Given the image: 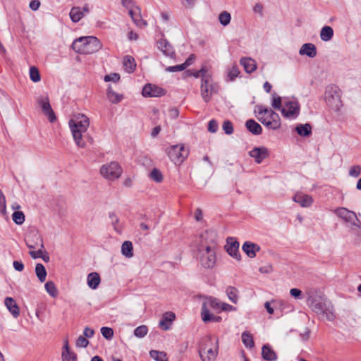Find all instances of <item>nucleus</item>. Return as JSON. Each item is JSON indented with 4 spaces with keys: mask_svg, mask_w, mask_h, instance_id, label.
<instances>
[{
    "mask_svg": "<svg viewBox=\"0 0 361 361\" xmlns=\"http://www.w3.org/2000/svg\"><path fill=\"white\" fill-rule=\"evenodd\" d=\"M307 294V304L314 312L328 321L335 319L334 307L330 301L316 290H310Z\"/></svg>",
    "mask_w": 361,
    "mask_h": 361,
    "instance_id": "1",
    "label": "nucleus"
},
{
    "mask_svg": "<svg viewBox=\"0 0 361 361\" xmlns=\"http://www.w3.org/2000/svg\"><path fill=\"white\" fill-rule=\"evenodd\" d=\"M73 140L78 147L85 148L86 142L83 135L90 126V120L85 114H78L68 122Z\"/></svg>",
    "mask_w": 361,
    "mask_h": 361,
    "instance_id": "2",
    "label": "nucleus"
},
{
    "mask_svg": "<svg viewBox=\"0 0 361 361\" xmlns=\"http://www.w3.org/2000/svg\"><path fill=\"white\" fill-rule=\"evenodd\" d=\"M71 47L80 54H92L100 50L102 44L96 37L85 36L75 39Z\"/></svg>",
    "mask_w": 361,
    "mask_h": 361,
    "instance_id": "3",
    "label": "nucleus"
},
{
    "mask_svg": "<svg viewBox=\"0 0 361 361\" xmlns=\"http://www.w3.org/2000/svg\"><path fill=\"white\" fill-rule=\"evenodd\" d=\"M255 112L257 119L268 129L277 130L281 127V118L271 109L257 105Z\"/></svg>",
    "mask_w": 361,
    "mask_h": 361,
    "instance_id": "4",
    "label": "nucleus"
},
{
    "mask_svg": "<svg viewBox=\"0 0 361 361\" xmlns=\"http://www.w3.org/2000/svg\"><path fill=\"white\" fill-rule=\"evenodd\" d=\"M198 352L202 361H214L218 353V339L212 336L203 338Z\"/></svg>",
    "mask_w": 361,
    "mask_h": 361,
    "instance_id": "5",
    "label": "nucleus"
},
{
    "mask_svg": "<svg viewBox=\"0 0 361 361\" xmlns=\"http://www.w3.org/2000/svg\"><path fill=\"white\" fill-rule=\"evenodd\" d=\"M216 248H209V247H204V249H197V257L201 266L205 269L213 268L216 264Z\"/></svg>",
    "mask_w": 361,
    "mask_h": 361,
    "instance_id": "6",
    "label": "nucleus"
},
{
    "mask_svg": "<svg viewBox=\"0 0 361 361\" xmlns=\"http://www.w3.org/2000/svg\"><path fill=\"white\" fill-rule=\"evenodd\" d=\"M166 153L175 164H182L188 156L189 152L183 145H176L169 147Z\"/></svg>",
    "mask_w": 361,
    "mask_h": 361,
    "instance_id": "7",
    "label": "nucleus"
},
{
    "mask_svg": "<svg viewBox=\"0 0 361 361\" xmlns=\"http://www.w3.org/2000/svg\"><path fill=\"white\" fill-rule=\"evenodd\" d=\"M201 96L205 102H209L212 95L216 93L219 90L217 84L213 82L212 75L210 77H204L203 81L201 82Z\"/></svg>",
    "mask_w": 361,
    "mask_h": 361,
    "instance_id": "8",
    "label": "nucleus"
},
{
    "mask_svg": "<svg viewBox=\"0 0 361 361\" xmlns=\"http://www.w3.org/2000/svg\"><path fill=\"white\" fill-rule=\"evenodd\" d=\"M123 170L118 163L112 161L109 164H104L101 167L102 176L109 180L118 179L122 174Z\"/></svg>",
    "mask_w": 361,
    "mask_h": 361,
    "instance_id": "9",
    "label": "nucleus"
},
{
    "mask_svg": "<svg viewBox=\"0 0 361 361\" xmlns=\"http://www.w3.org/2000/svg\"><path fill=\"white\" fill-rule=\"evenodd\" d=\"M200 243L197 249H204L209 247V248H216V234L212 231H206L200 235Z\"/></svg>",
    "mask_w": 361,
    "mask_h": 361,
    "instance_id": "10",
    "label": "nucleus"
},
{
    "mask_svg": "<svg viewBox=\"0 0 361 361\" xmlns=\"http://www.w3.org/2000/svg\"><path fill=\"white\" fill-rule=\"evenodd\" d=\"M281 114L286 118H296L300 114V104L296 100L284 102Z\"/></svg>",
    "mask_w": 361,
    "mask_h": 361,
    "instance_id": "11",
    "label": "nucleus"
},
{
    "mask_svg": "<svg viewBox=\"0 0 361 361\" xmlns=\"http://www.w3.org/2000/svg\"><path fill=\"white\" fill-rule=\"evenodd\" d=\"M25 243L28 248L34 250L37 247L44 248L42 237L35 231L29 232L25 237Z\"/></svg>",
    "mask_w": 361,
    "mask_h": 361,
    "instance_id": "12",
    "label": "nucleus"
},
{
    "mask_svg": "<svg viewBox=\"0 0 361 361\" xmlns=\"http://www.w3.org/2000/svg\"><path fill=\"white\" fill-rule=\"evenodd\" d=\"M166 90L154 84H146L142 91V94L145 97H159L165 95Z\"/></svg>",
    "mask_w": 361,
    "mask_h": 361,
    "instance_id": "13",
    "label": "nucleus"
},
{
    "mask_svg": "<svg viewBox=\"0 0 361 361\" xmlns=\"http://www.w3.org/2000/svg\"><path fill=\"white\" fill-rule=\"evenodd\" d=\"M37 100L43 113L47 116L49 121L51 123L54 122L56 120V117L51 107L48 97L42 95L38 97Z\"/></svg>",
    "mask_w": 361,
    "mask_h": 361,
    "instance_id": "14",
    "label": "nucleus"
},
{
    "mask_svg": "<svg viewBox=\"0 0 361 361\" xmlns=\"http://www.w3.org/2000/svg\"><path fill=\"white\" fill-rule=\"evenodd\" d=\"M335 214L346 222H350L351 226L355 225L356 221L359 222L356 214L345 207H340L334 211Z\"/></svg>",
    "mask_w": 361,
    "mask_h": 361,
    "instance_id": "15",
    "label": "nucleus"
},
{
    "mask_svg": "<svg viewBox=\"0 0 361 361\" xmlns=\"http://www.w3.org/2000/svg\"><path fill=\"white\" fill-rule=\"evenodd\" d=\"M226 249L229 255L237 260H240L241 256L239 252V243L233 238H227Z\"/></svg>",
    "mask_w": 361,
    "mask_h": 361,
    "instance_id": "16",
    "label": "nucleus"
},
{
    "mask_svg": "<svg viewBox=\"0 0 361 361\" xmlns=\"http://www.w3.org/2000/svg\"><path fill=\"white\" fill-rule=\"evenodd\" d=\"M249 155L255 159L256 163L260 164L269 156V151L265 147H255L249 152Z\"/></svg>",
    "mask_w": 361,
    "mask_h": 361,
    "instance_id": "17",
    "label": "nucleus"
},
{
    "mask_svg": "<svg viewBox=\"0 0 361 361\" xmlns=\"http://www.w3.org/2000/svg\"><path fill=\"white\" fill-rule=\"evenodd\" d=\"M293 200L302 207H309L313 202V199L310 195L301 192L296 193L293 196Z\"/></svg>",
    "mask_w": 361,
    "mask_h": 361,
    "instance_id": "18",
    "label": "nucleus"
},
{
    "mask_svg": "<svg viewBox=\"0 0 361 361\" xmlns=\"http://www.w3.org/2000/svg\"><path fill=\"white\" fill-rule=\"evenodd\" d=\"M158 48L167 56L173 58L175 56V51L173 47L165 39H161L157 42Z\"/></svg>",
    "mask_w": 361,
    "mask_h": 361,
    "instance_id": "19",
    "label": "nucleus"
},
{
    "mask_svg": "<svg viewBox=\"0 0 361 361\" xmlns=\"http://www.w3.org/2000/svg\"><path fill=\"white\" fill-rule=\"evenodd\" d=\"M242 249L249 257L254 258L257 252L260 250V247L256 243L246 241L243 243Z\"/></svg>",
    "mask_w": 361,
    "mask_h": 361,
    "instance_id": "20",
    "label": "nucleus"
},
{
    "mask_svg": "<svg viewBox=\"0 0 361 361\" xmlns=\"http://www.w3.org/2000/svg\"><path fill=\"white\" fill-rule=\"evenodd\" d=\"M4 304L10 312V313L13 315L14 318H18L20 315V310L19 307L17 305L16 300L11 297H6L4 300Z\"/></svg>",
    "mask_w": 361,
    "mask_h": 361,
    "instance_id": "21",
    "label": "nucleus"
},
{
    "mask_svg": "<svg viewBox=\"0 0 361 361\" xmlns=\"http://www.w3.org/2000/svg\"><path fill=\"white\" fill-rule=\"evenodd\" d=\"M61 355L63 361H75L77 359L76 354L70 350L68 339L64 341Z\"/></svg>",
    "mask_w": 361,
    "mask_h": 361,
    "instance_id": "22",
    "label": "nucleus"
},
{
    "mask_svg": "<svg viewBox=\"0 0 361 361\" xmlns=\"http://www.w3.org/2000/svg\"><path fill=\"white\" fill-rule=\"evenodd\" d=\"M244 70L247 73H252L257 69L256 61L250 57H243L240 61Z\"/></svg>",
    "mask_w": 361,
    "mask_h": 361,
    "instance_id": "23",
    "label": "nucleus"
},
{
    "mask_svg": "<svg viewBox=\"0 0 361 361\" xmlns=\"http://www.w3.org/2000/svg\"><path fill=\"white\" fill-rule=\"evenodd\" d=\"M201 315L202 319L204 322H219L221 321V317L210 313L209 309L206 307V305L202 306Z\"/></svg>",
    "mask_w": 361,
    "mask_h": 361,
    "instance_id": "24",
    "label": "nucleus"
},
{
    "mask_svg": "<svg viewBox=\"0 0 361 361\" xmlns=\"http://www.w3.org/2000/svg\"><path fill=\"white\" fill-rule=\"evenodd\" d=\"M299 54L306 55L310 58H314L317 55L316 47L312 43H305L300 49Z\"/></svg>",
    "mask_w": 361,
    "mask_h": 361,
    "instance_id": "25",
    "label": "nucleus"
},
{
    "mask_svg": "<svg viewBox=\"0 0 361 361\" xmlns=\"http://www.w3.org/2000/svg\"><path fill=\"white\" fill-rule=\"evenodd\" d=\"M133 23L139 27L144 28L147 26V23L144 20L141 16L139 8H135V11H130V15Z\"/></svg>",
    "mask_w": 361,
    "mask_h": 361,
    "instance_id": "26",
    "label": "nucleus"
},
{
    "mask_svg": "<svg viewBox=\"0 0 361 361\" xmlns=\"http://www.w3.org/2000/svg\"><path fill=\"white\" fill-rule=\"evenodd\" d=\"M262 356L263 359L268 361H276L277 360L276 353L269 345H263L262 349Z\"/></svg>",
    "mask_w": 361,
    "mask_h": 361,
    "instance_id": "27",
    "label": "nucleus"
},
{
    "mask_svg": "<svg viewBox=\"0 0 361 361\" xmlns=\"http://www.w3.org/2000/svg\"><path fill=\"white\" fill-rule=\"evenodd\" d=\"M87 285L92 289H96L101 281L100 276L97 272H92L87 277Z\"/></svg>",
    "mask_w": 361,
    "mask_h": 361,
    "instance_id": "28",
    "label": "nucleus"
},
{
    "mask_svg": "<svg viewBox=\"0 0 361 361\" xmlns=\"http://www.w3.org/2000/svg\"><path fill=\"white\" fill-rule=\"evenodd\" d=\"M247 129L253 135H260L262 131L261 126L253 119L247 120L245 123Z\"/></svg>",
    "mask_w": 361,
    "mask_h": 361,
    "instance_id": "29",
    "label": "nucleus"
},
{
    "mask_svg": "<svg viewBox=\"0 0 361 361\" xmlns=\"http://www.w3.org/2000/svg\"><path fill=\"white\" fill-rule=\"evenodd\" d=\"M295 131L301 137H308L312 134V126L309 123L299 124L296 126Z\"/></svg>",
    "mask_w": 361,
    "mask_h": 361,
    "instance_id": "30",
    "label": "nucleus"
},
{
    "mask_svg": "<svg viewBox=\"0 0 361 361\" xmlns=\"http://www.w3.org/2000/svg\"><path fill=\"white\" fill-rule=\"evenodd\" d=\"M70 18L73 23L79 22L83 17V11L79 6H73L69 13Z\"/></svg>",
    "mask_w": 361,
    "mask_h": 361,
    "instance_id": "31",
    "label": "nucleus"
},
{
    "mask_svg": "<svg viewBox=\"0 0 361 361\" xmlns=\"http://www.w3.org/2000/svg\"><path fill=\"white\" fill-rule=\"evenodd\" d=\"M226 293L228 299L233 303L236 304L238 302L239 291L235 287L231 286H228L226 289Z\"/></svg>",
    "mask_w": 361,
    "mask_h": 361,
    "instance_id": "32",
    "label": "nucleus"
},
{
    "mask_svg": "<svg viewBox=\"0 0 361 361\" xmlns=\"http://www.w3.org/2000/svg\"><path fill=\"white\" fill-rule=\"evenodd\" d=\"M334 36V30L331 27L324 26L320 31V38L324 42H328L332 39Z\"/></svg>",
    "mask_w": 361,
    "mask_h": 361,
    "instance_id": "33",
    "label": "nucleus"
},
{
    "mask_svg": "<svg viewBox=\"0 0 361 361\" xmlns=\"http://www.w3.org/2000/svg\"><path fill=\"white\" fill-rule=\"evenodd\" d=\"M121 253L127 258H130L133 256V246L130 241H124L121 245Z\"/></svg>",
    "mask_w": 361,
    "mask_h": 361,
    "instance_id": "34",
    "label": "nucleus"
},
{
    "mask_svg": "<svg viewBox=\"0 0 361 361\" xmlns=\"http://www.w3.org/2000/svg\"><path fill=\"white\" fill-rule=\"evenodd\" d=\"M123 66L126 71L132 73L134 71L136 67L135 59L130 56H126L123 59Z\"/></svg>",
    "mask_w": 361,
    "mask_h": 361,
    "instance_id": "35",
    "label": "nucleus"
},
{
    "mask_svg": "<svg viewBox=\"0 0 361 361\" xmlns=\"http://www.w3.org/2000/svg\"><path fill=\"white\" fill-rule=\"evenodd\" d=\"M35 274L40 282L43 283L45 281L47 277V271L42 264L38 263L36 264Z\"/></svg>",
    "mask_w": 361,
    "mask_h": 361,
    "instance_id": "36",
    "label": "nucleus"
},
{
    "mask_svg": "<svg viewBox=\"0 0 361 361\" xmlns=\"http://www.w3.org/2000/svg\"><path fill=\"white\" fill-rule=\"evenodd\" d=\"M221 303L219 300L214 298H209L207 300L202 304V305H206V307H208L214 309V310H219L221 308Z\"/></svg>",
    "mask_w": 361,
    "mask_h": 361,
    "instance_id": "37",
    "label": "nucleus"
},
{
    "mask_svg": "<svg viewBox=\"0 0 361 361\" xmlns=\"http://www.w3.org/2000/svg\"><path fill=\"white\" fill-rule=\"evenodd\" d=\"M241 338H242V341H243V344L247 348H252L254 346V345H255L254 341H253L252 335L250 333H248L247 331L243 332L242 334Z\"/></svg>",
    "mask_w": 361,
    "mask_h": 361,
    "instance_id": "38",
    "label": "nucleus"
},
{
    "mask_svg": "<svg viewBox=\"0 0 361 361\" xmlns=\"http://www.w3.org/2000/svg\"><path fill=\"white\" fill-rule=\"evenodd\" d=\"M149 355L156 361H168L166 353L164 352L152 350Z\"/></svg>",
    "mask_w": 361,
    "mask_h": 361,
    "instance_id": "39",
    "label": "nucleus"
},
{
    "mask_svg": "<svg viewBox=\"0 0 361 361\" xmlns=\"http://www.w3.org/2000/svg\"><path fill=\"white\" fill-rule=\"evenodd\" d=\"M44 288L47 292L53 298H56L58 295V290L56 287L55 283L53 281H49L45 285Z\"/></svg>",
    "mask_w": 361,
    "mask_h": 361,
    "instance_id": "40",
    "label": "nucleus"
},
{
    "mask_svg": "<svg viewBox=\"0 0 361 361\" xmlns=\"http://www.w3.org/2000/svg\"><path fill=\"white\" fill-rule=\"evenodd\" d=\"M149 177L151 180L157 182L161 183L163 180V175L161 171L157 168L153 169L149 174Z\"/></svg>",
    "mask_w": 361,
    "mask_h": 361,
    "instance_id": "41",
    "label": "nucleus"
},
{
    "mask_svg": "<svg viewBox=\"0 0 361 361\" xmlns=\"http://www.w3.org/2000/svg\"><path fill=\"white\" fill-rule=\"evenodd\" d=\"M109 219L111 220V224L114 226V231L116 232H117L118 233H121L122 229H121V227L118 225V223H119L118 217L114 212L109 213Z\"/></svg>",
    "mask_w": 361,
    "mask_h": 361,
    "instance_id": "42",
    "label": "nucleus"
},
{
    "mask_svg": "<svg viewBox=\"0 0 361 361\" xmlns=\"http://www.w3.org/2000/svg\"><path fill=\"white\" fill-rule=\"evenodd\" d=\"M338 87L335 85L329 86L326 90V98L327 101H330V98L334 99V97H338Z\"/></svg>",
    "mask_w": 361,
    "mask_h": 361,
    "instance_id": "43",
    "label": "nucleus"
},
{
    "mask_svg": "<svg viewBox=\"0 0 361 361\" xmlns=\"http://www.w3.org/2000/svg\"><path fill=\"white\" fill-rule=\"evenodd\" d=\"M148 333V327L146 325H140L134 330V336L137 338H144Z\"/></svg>",
    "mask_w": 361,
    "mask_h": 361,
    "instance_id": "44",
    "label": "nucleus"
},
{
    "mask_svg": "<svg viewBox=\"0 0 361 361\" xmlns=\"http://www.w3.org/2000/svg\"><path fill=\"white\" fill-rule=\"evenodd\" d=\"M231 14L227 11H224L219 16V20L220 23L224 26L228 25L231 22Z\"/></svg>",
    "mask_w": 361,
    "mask_h": 361,
    "instance_id": "45",
    "label": "nucleus"
},
{
    "mask_svg": "<svg viewBox=\"0 0 361 361\" xmlns=\"http://www.w3.org/2000/svg\"><path fill=\"white\" fill-rule=\"evenodd\" d=\"M13 221L18 225H21L25 221V215L23 212L16 211L12 214Z\"/></svg>",
    "mask_w": 361,
    "mask_h": 361,
    "instance_id": "46",
    "label": "nucleus"
},
{
    "mask_svg": "<svg viewBox=\"0 0 361 361\" xmlns=\"http://www.w3.org/2000/svg\"><path fill=\"white\" fill-rule=\"evenodd\" d=\"M30 78L34 82H37L40 80L41 77L39 70L35 66L30 68Z\"/></svg>",
    "mask_w": 361,
    "mask_h": 361,
    "instance_id": "47",
    "label": "nucleus"
},
{
    "mask_svg": "<svg viewBox=\"0 0 361 361\" xmlns=\"http://www.w3.org/2000/svg\"><path fill=\"white\" fill-rule=\"evenodd\" d=\"M348 175L350 177L357 178L361 175V166L360 165H353L352 166L348 171Z\"/></svg>",
    "mask_w": 361,
    "mask_h": 361,
    "instance_id": "48",
    "label": "nucleus"
},
{
    "mask_svg": "<svg viewBox=\"0 0 361 361\" xmlns=\"http://www.w3.org/2000/svg\"><path fill=\"white\" fill-rule=\"evenodd\" d=\"M121 4L123 7L128 10L129 15L131 11H135V8H138L135 5L133 0H121Z\"/></svg>",
    "mask_w": 361,
    "mask_h": 361,
    "instance_id": "49",
    "label": "nucleus"
},
{
    "mask_svg": "<svg viewBox=\"0 0 361 361\" xmlns=\"http://www.w3.org/2000/svg\"><path fill=\"white\" fill-rule=\"evenodd\" d=\"M195 78H201V82L203 81L204 77H210L211 75L208 73V71L205 66H203L200 70L195 71L193 73Z\"/></svg>",
    "mask_w": 361,
    "mask_h": 361,
    "instance_id": "50",
    "label": "nucleus"
},
{
    "mask_svg": "<svg viewBox=\"0 0 361 361\" xmlns=\"http://www.w3.org/2000/svg\"><path fill=\"white\" fill-rule=\"evenodd\" d=\"M271 106L274 109L281 111L283 107L281 106V98L279 96L276 95V94H273Z\"/></svg>",
    "mask_w": 361,
    "mask_h": 361,
    "instance_id": "51",
    "label": "nucleus"
},
{
    "mask_svg": "<svg viewBox=\"0 0 361 361\" xmlns=\"http://www.w3.org/2000/svg\"><path fill=\"white\" fill-rule=\"evenodd\" d=\"M101 334L106 339L111 340L114 336V330L110 327H102Z\"/></svg>",
    "mask_w": 361,
    "mask_h": 361,
    "instance_id": "52",
    "label": "nucleus"
},
{
    "mask_svg": "<svg viewBox=\"0 0 361 361\" xmlns=\"http://www.w3.org/2000/svg\"><path fill=\"white\" fill-rule=\"evenodd\" d=\"M88 340L83 336H80L75 342V345L78 348H85L88 345Z\"/></svg>",
    "mask_w": 361,
    "mask_h": 361,
    "instance_id": "53",
    "label": "nucleus"
},
{
    "mask_svg": "<svg viewBox=\"0 0 361 361\" xmlns=\"http://www.w3.org/2000/svg\"><path fill=\"white\" fill-rule=\"evenodd\" d=\"M222 128L227 135H231L233 133V124L230 121H225L223 123Z\"/></svg>",
    "mask_w": 361,
    "mask_h": 361,
    "instance_id": "54",
    "label": "nucleus"
},
{
    "mask_svg": "<svg viewBox=\"0 0 361 361\" xmlns=\"http://www.w3.org/2000/svg\"><path fill=\"white\" fill-rule=\"evenodd\" d=\"M108 97L109 100L113 103H118L121 102L123 98L121 95L110 91L108 92Z\"/></svg>",
    "mask_w": 361,
    "mask_h": 361,
    "instance_id": "55",
    "label": "nucleus"
},
{
    "mask_svg": "<svg viewBox=\"0 0 361 361\" xmlns=\"http://www.w3.org/2000/svg\"><path fill=\"white\" fill-rule=\"evenodd\" d=\"M228 77L231 80H233L240 74V71L237 66H233L228 71Z\"/></svg>",
    "mask_w": 361,
    "mask_h": 361,
    "instance_id": "56",
    "label": "nucleus"
},
{
    "mask_svg": "<svg viewBox=\"0 0 361 361\" xmlns=\"http://www.w3.org/2000/svg\"><path fill=\"white\" fill-rule=\"evenodd\" d=\"M185 69V66L180 64V65L166 67L165 71L166 72H178V71H182Z\"/></svg>",
    "mask_w": 361,
    "mask_h": 361,
    "instance_id": "57",
    "label": "nucleus"
},
{
    "mask_svg": "<svg viewBox=\"0 0 361 361\" xmlns=\"http://www.w3.org/2000/svg\"><path fill=\"white\" fill-rule=\"evenodd\" d=\"M290 294L292 297L296 299H302V293L298 288H291L290 290Z\"/></svg>",
    "mask_w": 361,
    "mask_h": 361,
    "instance_id": "58",
    "label": "nucleus"
},
{
    "mask_svg": "<svg viewBox=\"0 0 361 361\" xmlns=\"http://www.w3.org/2000/svg\"><path fill=\"white\" fill-rule=\"evenodd\" d=\"M218 127V123L214 119L211 120L208 123V130L211 133H216Z\"/></svg>",
    "mask_w": 361,
    "mask_h": 361,
    "instance_id": "59",
    "label": "nucleus"
},
{
    "mask_svg": "<svg viewBox=\"0 0 361 361\" xmlns=\"http://www.w3.org/2000/svg\"><path fill=\"white\" fill-rule=\"evenodd\" d=\"M220 310L225 311V312H232V311H235L236 307H235L233 305H231L228 303L221 302Z\"/></svg>",
    "mask_w": 361,
    "mask_h": 361,
    "instance_id": "60",
    "label": "nucleus"
},
{
    "mask_svg": "<svg viewBox=\"0 0 361 361\" xmlns=\"http://www.w3.org/2000/svg\"><path fill=\"white\" fill-rule=\"evenodd\" d=\"M175 314L172 312H167L163 314L162 319L169 323L172 322L175 319Z\"/></svg>",
    "mask_w": 361,
    "mask_h": 361,
    "instance_id": "61",
    "label": "nucleus"
},
{
    "mask_svg": "<svg viewBox=\"0 0 361 361\" xmlns=\"http://www.w3.org/2000/svg\"><path fill=\"white\" fill-rule=\"evenodd\" d=\"M43 249L44 248L39 247V249L37 251L30 250L29 254L33 259L42 257Z\"/></svg>",
    "mask_w": 361,
    "mask_h": 361,
    "instance_id": "62",
    "label": "nucleus"
},
{
    "mask_svg": "<svg viewBox=\"0 0 361 361\" xmlns=\"http://www.w3.org/2000/svg\"><path fill=\"white\" fill-rule=\"evenodd\" d=\"M120 79V75L118 73H113L111 75H107L104 77L105 81H113L117 82Z\"/></svg>",
    "mask_w": 361,
    "mask_h": 361,
    "instance_id": "63",
    "label": "nucleus"
},
{
    "mask_svg": "<svg viewBox=\"0 0 361 361\" xmlns=\"http://www.w3.org/2000/svg\"><path fill=\"white\" fill-rule=\"evenodd\" d=\"M94 334V331L89 327H85L83 331V336L87 338H92Z\"/></svg>",
    "mask_w": 361,
    "mask_h": 361,
    "instance_id": "64",
    "label": "nucleus"
}]
</instances>
